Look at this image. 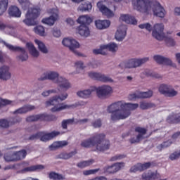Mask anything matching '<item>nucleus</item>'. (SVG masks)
Returning <instances> with one entry per match:
<instances>
[{"label": "nucleus", "instance_id": "nucleus-21", "mask_svg": "<svg viewBox=\"0 0 180 180\" xmlns=\"http://www.w3.org/2000/svg\"><path fill=\"white\" fill-rule=\"evenodd\" d=\"M11 78H12L11 68L8 65L0 67V79H1V81H8Z\"/></svg>", "mask_w": 180, "mask_h": 180}, {"label": "nucleus", "instance_id": "nucleus-57", "mask_svg": "<svg viewBox=\"0 0 180 180\" xmlns=\"http://www.w3.org/2000/svg\"><path fill=\"white\" fill-rule=\"evenodd\" d=\"M151 167V163L150 162H146V163H139V167H140V171H145V169H148Z\"/></svg>", "mask_w": 180, "mask_h": 180}, {"label": "nucleus", "instance_id": "nucleus-8", "mask_svg": "<svg viewBox=\"0 0 180 180\" xmlns=\"http://www.w3.org/2000/svg\"><path fill=\"white\" fill-rule=\"evenodd\" d=\"M95 91L98 98H100V99H106V98L112 96V94H113V87L108 84H103L96 87Z\"/></svg>", "mask_w": 180, "mask_h": 180}, {"label": "nucleus", "instance_id": "nucleus-33", "mask_svg": "<svg viewBox=\"0 0 180 180\" xmlns=\"http://www.w3.org/2000/svg\"><path fill=\"white\" fill-rule=\"evenodd\" d=\"M0 30H4L7 34L15 36V27L12 25H5L0 22Z\"/></svg>", "mask_w": 180, "mask_h": 180}, {"label": "nucleus", "instance_id": "nucleus-20", "mask_svg": "<svg viewBox=\"0 0 180 180\" xmlns=\"http://www.w3.org/2000/svg\"><path fill=\"white\" fill-rule=\"evenodd\" d=\"M135 133L136 134V137L131 138L130 142L133 144L134 143H139L146 137V133L147 131L146 129L142 127H136L135 129Z\"/></svg>", "mask_w": 180, "mask_h": 180}, {"label": "nucleus", "instance_id": "nucleus-1", "mask_svg": "<svg viewBox=\"0 0 180 180\" xmlns=\"http://www.w3.org/2000/svg\"><path fill=\"white\" fill-rule=\"evenodd\" d=\"M139 108L137 103H126V101H117L112 103L107 108V112L111 113L110 119L112 122L124 120L131 115V110Z\"/></svg>", "mask_w": 180, "mask_h": 180}, {"label": "nucleus", "instance_id": "nucleus-61", "mask_svg": "<svg viewBox=\"0 0 180 180\" xmlns=\"http://www.w3.org/2000/svg\"><path fill=\"white\" fill-rule=\"evenodd\" d=\"M137 171H140V163H138L137 165H134L130 169L131 172H137Z\"/></svg>", "mask_w": 180, "mask_h": 180}, {"label": "nucleus", "instance_id": "nucleus-40", "mask_svg": "<svg viewBox=\"0 0 180 180\" xmlns=\"http://www.w3.org/2000/svg\"><path fill=\"white\" fill-rule=\"evenodd\" d=\"M94 162H95V160L93 159H90L88 160H83V161L79 162L77 164V167H78V168H80L81 169H84V168H86L87 167H91V165H92Z\"/></svg>", "mask_w": 180, "mask_h": 180}, {"label": "nucleus", "instance_id": "nucleus-29", "mask_svg": "<svg viewBox=\"0 0 180 180\" xmlns=\"http://www.w3.org/2000/svg\"><path fill=\"white\" fill-rule=\"evenodd\" d=\"M60 77V76L58 75V72L54 71H49L44 73V79H50L51 81H53L54 84H57Z\"/></svg>", "mask_w": 180, "mask_h": 180}, {"label": "nucleus", "instance_id": "nucleus-37", "mask_svg": "<svg viewBox=\"0 0 180 180\" xmlns=\"http://www.w3.org/2000/svg\"><path fill=\"white\" fill-rule=\"evenodd\" d=\"M8 14L10 16H13V18H20L22 12H20V10L17 6H11L8 9Z\"/></svg>", "mask_w": 180, "mask_h": 180}, {"label": "nucleus", "instance_id": "nucleus-14", "mask_svg": "<svg viewBox=\"0 0 180 180\" xmlns=\"http://www.w3.org/2000/svg\"><path fill=\"white\" fill-rule=\"evenodd\" d=\"M51 13V16L49 18H43L41 22L44 25H48L49 26H53L56 23V20H58V9L52 8L49 11Z\"/></svg>", "mask_w": 180, "mask_h": 180}, {"label": "nucleus", "instance_id": "nucleus-46", "mask_svg": "<svg viewBox=\"0 0 180 180\" xmlns=\"http://www.w3.org/2000/svg\"><path fill=\"white\" fill-rule=\"evenodd\" d=\"M171 144H172V141H165L157 146V150L158 151H162V150H165V148H168V147H169Z\"/></svg>", "mask_w": 180, "mask_h": 180}, {"label": "nucleus", "instance_id": "nucleus-38", "mask_svg": "<svg viewBox=\"0 0 180 180\" xmlns=\"http://www.w3.org/2000/svg\"><path fill=\"white\" fill-rule=\"evenodd\" d=\"M37 169H44V166L41 165H38L35 166H31L29 167H25L21 169V174H26V172H33V171H37Z\"/></svg>", "mask_w": 180, "mask_h": 180}, {"label": "nucleus", "instance_id": "nucleus-22", "mask_svg": "<svg viewBox=\"0 0 180 180\" xmlns=\"http://www.w3.org/2000/svg\"><path fill=\"white\" fill-rule=\"evenodd\" d=\"M76 33L81 36V37H84L86 39V37H89L91 35V30H89V27L86 25H80L76 27Z\"/></svg>", "mask_w": 180, "mask_h": 180}, {"label": "nucleus", "instance_id": "nucleus-13", "mask_svg": "<svg viewBox=\"0 0 180 180\" xmlns=\"http://www.w3.org/2000/svg\"><path fill=\"white\" fill-rule=\"evenodd\" d=\"M158 89L159 92L162 94V95H165V96L172 98L178 95V91L174 90L172 86L169 84H162L159 86Z\"/></svg>", "mask_w": 180, "mask_h": 180}, {"label": "nucleus", "instance_id": "nucleus-36", "mask_svg": "<svg viewBox=\"0 0 180 180\" xmlns=\"http://www.w3.org/2000/svg\"><path fill=\"white\" fill-rule=\"evenodd\" d=\"M34 109L35 107L34 105H25L14 111V115H23V113H27V112H30V110H33Z\"/></svg>", "mask_w": 180, "mask_h": 180}, {"label": "nucleus", "instance_id": "nucleus-43", "mask_svg": "<svg viewBox=\"0 0 180 180\" xmlns=\"http://www.w3.org/2000/svg\"><path fill=\"white\" fill-rule=\"evenodd\" d=\"M8 0L0 1V16H2V15L6 12V9H8Z\"/></svg>", "mask_w": 180, "mask_h": 180}, {"label": "nucleus", "instance_id": "nucleus-51", "mask_svg": "<svg viewBox=\"0 0 180 180\" xmlns=\"http://www.w3.org/2000/svg\"><path fill=\"white\" fill-rule=\"evenodd\" d=\"M11 126V122L8 120H0V129H8Z\"/></svg>", "mask_w": 180, "mask_h": 180}, {"label": "nucleus", "instance_id": "nucleus-15", "mask_svg": "<svg viewBox=\"0 0 180 180\" xmlns=\"http://www.w3.org/2000/svg\"><path fill=\"white\" fill-rule=\"evenodd\" d=\"M147 61H148V58H131L125 63V68H137V67L146 64Z\"/></svg>", "mask_w": 180, "mask_h": 180}, {"label": "nucleus", "instance_id": "nucleus-2", "mask_svg": "<svg viewBox=\"0 0 180 180\" xmlns=\"http://www.w3.org/2000/svg\"><path fill=\"white\" fill-rule=\"evenodd\" d=\"M131 4L135 11L143 15H151V13H153L154 16H158V18L165 17V9L157 1L132 0Z\"/></svg>", "mask_w": 180, "mask_h": 180}, {"label": "nucleus", "instance_id": "nucleus-58", "mask_svg": "<svg viewBox=\"0 0 180 180\" xmlns=\"http://www.w3.org/2000/svg\"><path fill=\"white\" fill-rule=\"evenodd\" d=\"M73 120H66L62 122V127L63 129H67V126L71 124V123H73Z\"/></svg>", "mask_w": 180, "mask_h": 180}, {"label": "nucleus", "instance_id": "nucleus-52", "mask_svg": "<svg viewBox=\"0 0 180 180\" xmlns=\"http://www.w3.org/2000/svg\"><path fill=\"white\" fill-rule=\"evenodd\" d=\"M51 33L52 36L56 37V39H58L61 37V30L60 29L54 27L51 30Z\"/></svg>", "mask_w": 180, "mask_h": 180}, {"label": "nucleus", "instance_id": "nucleus-59", "mask_svg": "<svg viewBox=\"0 0 180 180\" xmlns=\"http://www.w3.org/2000/svg\"><path fill=\"white\" fill-rule=\"evenodd\" d=\"M87 65L89 68L95 69V68H98V67H99V63H98V62H96V61H91V62H89L87 64Z\"/></svg>", "mask_w": 180, "mask_h": 180}, {"label": "nucleus", "instance_id": "nucleus-4", "mask_svg": "<svg viewBox=\"0 0 180 180\" xmlns=\"http://www.w3.org/2000/svg\"><path fill=\"white\" fill-rule=\"evenodd\" d=\"M139 29H145L148 32H152V37L156 40L161 41L164 40V24L156 23L153 26L151 24L146 22L139 25Z\"/></svg>", "mask_w": 180, "mask_h": 180}, {"label": "nucleus", "instance_id": "nucleus-25", "mask_svg": "<svg viewBox=\"0 0 180 180\" xmlns=\"http://www.w3.org/2000/svg\"><path fill=\"white\" fill-rule=\"evenodd\" d=\"M122 168H124V163L117 162L112 165L107 166L104 167V172H108L109 174H115V172H117V171H120Z\"/></svg>", "mask_w": 180, "mask_h": 180}, {"label": "nucleus", "instance_id": "nucleus-42", "mask_svg": "<svg viewBox=\"0 0 180 180\" xmlns=\"http://www.w3.org/2000/svg\"><path fill=\"white\" fill-rule=\"evenodd\" d=\"M46 115L44 114L31 115L27 118V122H37V120H46Z\"/></svg>", "mask_w": 180, "mask_h": 180}, {"label": "nucleus", "instance_id": "nucleus-39", "mask_svg": "<svg viewBox=\"0 0 180 180\" xmlns=\"http://www.w3.org/2000/svg\"><path fill=\"white\" fill-rule=\"evenodd\" d=\"M34 33L41 36V37H47V34L46 32V28H44L42 25H37L34 27L33 29Z\"/></svg>", "mask_w": 180, "mask_h": 180}, {"label": "nucleus", "instance_id": "nucleus-34", "mask_svg": "<svg viewBox=\"0 0 180 180\" xmlns=\"http://www.w3.org/2000/svg\"><path fill=\"white\" fill-rule=\"evenodd\" d=\"M26 47L28 49L32 57H39V56H40V52L36 49L33 43L27 42L26 44Z\"/></svg>", "mask_w": 180, "mask_h": 180}, {"label": "nucleus", "instance_id": "nucleus-9", "mask_svg": "<svg viewBox=\"0 0 180 180\" xmlns=\"http://www.w3.org/2000/svg\"><path fill=\"white\" fill-rule=\"evenodd\" d=\"M0 43H2L8 49V50H11V51H20V54L17 56V60L18 61H26L27 58H29V56H27V53H26V51L24 48H20L19 46H14L13 45H11L6 42H5L2 39L0 38Z\"/></svg>", "mask_w": 180, "mask_h": 180}, {"label": "nucleus", "instance_id": "nucleus-35", "mask_svg": "<svg viewBox=\"0 0 180 180\" xmlns=\"http://www.w3.org/2000/svg\"><path fill=\"white\" fill-rule=\"evenodd\" d=\"M65 146H68V142L66 141H56L49 146V148L53 151L57 150V148H60V147H65Z\"/></svg>", "mask_w": 180, "mask_h": 180}, {"label": "nucleus", "instance_id": "nucleus-7", "mask_svg": "<svg viewBox=\"0 0 180 180\" xmlns=\"http://www.w3.org/2000/svg\"><path fill=\"white\" fill-rule=\"evenodd\" d=\"M119 50V46L115 42L109 43L108 44H102L99 49L93 50L94 54H103L105 55L108 51L111 53H116Z\"/></svg>", "mask_w": 180, "mask_h": 180}, {"label": "nucleus", "instance_id": "nucleus-12", "mask_svg": "<svg viewBox=\"0 0 180 180\" xmlns=\"http://www.w3.org/2000/svg\"><path fill=\"white\" fill-rule=\"evenodd\" d=\"M96 6L99 12H101L102 15L106 16V18H110L115 16V11L106 6V1H98L96 4Z\"/></svg>", "mask_w": 180, "mask_h": 180}, {"label": "nucleus", "instance_id": "nucleus-16", "mask_svg": "<svg viewBox=\"0 0 180 180\" xmlns=\"http://www.w3.org/2000/svg\"><path fill=\"white\" fill-rule=\"evenodd\" d=\"M127 36V26L126 25H120L117 27L115 37L117 41H123Z\"/></svg>", "mask_w": 180, "mask_h": 180}, {"label": "nucleus", "instance_id": "nucleus-54", "mask_svg": "<svg viewBox=\"0 0 180 180\" xmlns=\"http://www.w3.org/2000/svg\"><path fill=\"white\" fill-rule=\"evenodd\" d=\"M86 66H85V64L82 60H77L75 63V68L76 70H84Z\"/></svg>", "mask_w": 180, "mask_h": 180}, {"label": "nucleus", "instance_id": "nucleus-62", "mask_svg": "<svg viewBox=\"0 0 180 180\" xmlns=\"http://www.w3.org/2000/svg\"><path fill=\"white\" fill-rule=\"evenodd\" d=\"M91 126L95 128L101 127V126H102V122L101 120H97L91 124Z\"/></svg>", "mask_w": 180, "mask_h": 180}, {"label": "nucleus", "instance_id": "nucleus-24", "mask_svg": "<svg viewBox=\"0 0 180 180\" xmlns=\"http://www.w3.org/2000/svg\"><path fill=\"white\" fill-rule=\"evenodd\" d=\"M96 89V86H93L87 89L79 90L76 93V94L77 96H79V98H82L83 99H88V98H91V95H92V92H95Z\"/></svg>", "mask_w": 180, "mask_h": 180}, {"label": "nucleus", "instance_id": "nucleus-45", "mask_svg": "<svg viewBox=\"0 0 180 180\" xmlns=\"http://www.w3.org/2000/svg\"><path fill=\"white\" fill-rule=\"evenodd\" d=\"M49 179H53V180H63L65 179L64 176L62 174H60L58 173L52 172L49 174Z\"/></svg>", "mask_w": 180, "mask_h": 180}, {"label": "nucleus", "instance_id": "nucleus-5", "mask_svg": "<svg viewBox=\"0 0 180 180\" xmlns=\"http://www.w3.org/2000/svg\"><path fill=\"white\" fill-rule=\"evenodd\" d=\"M39 15H40V8H28L25 14V18L23 20V23L27 26H36L37 25L36 19L39 18Z\"/></svg>", "mask_w": 180, "mask_h": 180}, {"label": "nucleus", "instance_id": "nucleus-60", "mask_svg": "<svg viewBox=\"0 0 180 180\" xmlns=\"http://www.w3.org/2000/svg\"><path fill=\"white\" fill-rule=\"evenodd\" d=\"M124 155H115L111 158V161H117L119 160H122L124 158Z\"/></svg>", "mask_w": 180, "mask_h": 180}, {"label": "nucleus", "instance_id": "nucleus-63", "mask_svg": "<svg viewBox=\"0 0 180 180\" xmlns=\"http://www.w3.org/2000/svg\"><path fill=\"white\" fill-rule=\"evenodd\" d=\"M65 22L70 26H74V25L75 24V21H74V20L71 18H67Z\"/></svg>", "mask_w": 180, "mask_h": 180}, {"label": "nucleus", "instance_id": "nucleus-48", "mask_svg": "<svg viewBox=\"0 0 180 180\" xmlns=\"http://www.w3.org/2000/svg\"><path fill=\"white\" fill-rule=\"evenodd\" d=\"M165 42L169 47H174V46H176V41L172 37H166Z\"/></svg>", "mask_w": 180, "mask_h": 180}, {"label": "nucleus", "instance_id": "nucleus-28", "mask_svg": "<svg viewBox=\"0 0 180 180\" xmlns=\"http://www.w3.org/2000/svg\"><path fill=\"white\" fill-rule=\"evenodd\" d=\"M119 19L120 22H124L128 25H137V20H136V18L129 14L122 13L120 14Z\"/></svg>", "mask_w": 180, "mask_h": 180}, {"label": "nucleus", "instance_id": "nucleus-18", "mask_svg": "<svg viewBox=\"0 0 180 180\" xmlns=\"http://www.w3.org/2000/svg\"><path fill=\"white\" fill-rule=\"evenodd\" d=\"M142 180H167V179H161V175L157 171H148L144 172L141 175Z\"/></svg>", "mask_w": 180, "mask_h": 180}, {"label": "nucleus", "instance_id": "nucleus-49", "mask_svg": "<svg viewBox=\"0 0 180 180\" xmlns=\"http://www.w3.org/2000/svg\"><path fill=\"white\" fill-rule=\"evenodd\" d=\"M4 158L6 162H14L15 161H17L16 157L15 156V153L6 154Z\"/></svg>", "mask_w": 180, "mask_h": 180}, {"label": "nucleus", "instance_id": "nucleus-53", "mask_svg": "<svg viewBox=\"0 0 180 180\" xmlns=\"http://www.w3.org/2000/svg\"><path fill=\"white\" fill-rule=\"evenodd\" d=\"M155 105L152 103H147L142 101L140 103V108L141 109H150V108H154Z\"/></svg>", "mask_w": 180, "mask_h": 180}, {"label": "nucleus", "instance_id": "nucleus-26", "mask_svg": "<svg viewBox=\"0 0 180 180\" xmlns=\"http://www.w3.org/2000/svg\"><path fill=\"white\" fill-rule=\"evenodd\" d=\"M56 84L61 89H65V91L70 89L72 88L71 83L70 82V80H68L67 78L60 76L58 78V81H56Z\"/></svg>", "mask_w": 180, "mask_h": 180}, {"label": "nucleus", "instance_id": "nucleus-6", "mask_svg": "<svg viewBox=\"0 0 180 180\" xmlns=\"http://www.w3.org/2000/svg\"><path fill=\"white\" fill-rule=\"evenodd\" d=\"M62 44L64 47H68L75 54L82 56L79 52L77 51V49L81 47V44H79L77 39L72 37H65L62 40Z\"/></svg>", "mask_w": 180, "mask_h": 180}, {"label": "nucleus", "instance_id": "nucleus-44", "mask_svg": "<svg viewBox=\"0 0 180 180\" xmlns=\"http://www.w3.org/2000/svg\"><path fill=\"white\" fill-rule=\"evenodd\" d=\"M14 155L15 157V160L17 161H19L20 160H23V158H25L27 155V153L25 150H22L20 151H17V152H14Z\"/></svg>", "mask_w": 180, "mask_h": 180}, {"label": "nucleus", "instance_id": "nucleus-11", "mask_svg": "<svg viewBox=\"0 0 180 180\" xmlns=\"http://www.w3.org/2000/svg\"><path fill=\"white\" fill-rule=\"evenodd\" d=\"M60 134V132L58 131H53L51 133L47 132H38L37 134L33 135L30 137L31 140H34V139H39L41 141H49V140H51L52 139H54V137H57Z\"/></svg>", "mask_w": 180, "mask_h": 180}, {"label": "nucleus", "instance_id": "nucleus-31", "mask_svg": "<svg viewBox=\"0 0 180 180\" xmlns=\"http://www.w3.org/2000/svg\"><path fill=\"white\" fill-rule=\"evenodd\" d=\"M151 96H153V91L149 90L146 92H139L134 94H131L129 96V99H135V98H151Z\"/></svg>", "mask_w": 180, "mask_h": 180}, {"label": "nucleus", "instance_id": "nucleus-19", "mask_svg": "<svg viewBox=\"0 0 180 180\" xmlns=\"http://www.w3.org/2000/svg\"><path fill=\"white\" fill-rule=\"evenodd\" d=\"M68 98V93H63L59 96H55L52 97L49 101H46V106H51L54 105H57L59 102H63V101H65Z\"/></svg>", "mask_w": 180, "mask_h": 180}, {"label": "nucleus", "instance_id": "nucleus-3", "mask_svg": "<svg viewBox=\"0 0 180 180\" xmlns=\"http://www.w3.org/2000/svg\"><path fill=\"white\" fill-rule=\"evenodd\" d=\"M103 139H105V134H100L94 137L82 141L81 146L85 148H92L93 151H106V150H109L110 143L109 141H101Z\"/></svg>", "mask_w": 180, "mask_h": 180}, {"label": "nucleus", "instance_id": "nucleus-30", "mask_svg": "<svg viewBox=\"0 0 180 180\" xmlns=\"http://www.w3.org/2000/svg\"><path fill=\"white\" fill-rule=\"evenodd\" d=\"M34 43H35L36 46H37V49L39 50V51H41V53H43V54H48L49 48H47L46 44L43 41L39 39H35L34 40Z\"/></svg>", "mask_w": 180, "mask_h": 180}, {"label": "nucleus", "instance_id": "nucleus-10", "mask_svg": "<svg viewBox=\"0 0 180 180\" xmlns=\"http://www.w3.org/2000/svg\"><path fill=\"white\" fill-rule=\"evenodd\" d=\"M86 105L85 101H77L75 104L68 105L65 103H60L55 105L51 108V112H61V110H65V109H74L75 108H78V106H84Z\"/></svg>", "mask_w": 180, "mask_h": 180}, {"label": "nucleus", "instance_id": "nucleus-50", "mask_svg": "<svg viewBox=\"0 0 180 180\" xmlns=\"http://www.w3.org/2000/svg\"><path fill=\"white\" fill-rule=\"evenodd\" d=\"M6 105H16V102L0 98V106H6Z\"/></svg>", "mask_w": 180, "mask_h": 180}, {"label": "nucleus", "instance_id": "nucleus-27", "mask_svg": "<svg viewBox=\"0 0 180 180\" xmlns=\"http://www.w3.org/2000/svg\"><path fill=\"white\" fill-rule=\"evenodd\" d=\"M153 59L158 64H164L165 65H171L172 67H175V64L172 63V60H171V59L165 58L162 56L155 55L153 57Z\"/></svg>", "mask_w": 180, "mask_h": 180}, {"label": "nucleus", "instance_id": "nucleus-17", "mask_svg": "<svg viewBox=\"0 0 180 180\" xmlns=\"http://www.w3.org/2000/svg\"><path fill=\"white\" fill-rule=\"evenodd\" d=\"M88 75L89 78L96 79L97 81H101V82H113V79L109 76H106L99 72H89Z\"/></svg>", "mask_w": 180, "mask_h": 180}, {"label": "nucleus", "instance_id": "nucleus-64", "mask_svg": "<svg viewBox=\"0 0 180 180\" xmlns=\"http://www.w3.org/2000/svg\"><path fill=\"white\" fill-rule=\"evenodd\" d=\"M18 1L19 4H20V5H27V6H30V5H32L29 1V0H18Z\"/></svg>", "mask_w": 180, "mask_h": 180}, {"label": "nucleus", "instance_id": "nucleus-56", "mask_svg": "<svg viewBox=\"0 0 180 180\" xmlns=\"http://www.w3.org/2000/svg\"><path fill=\"white\" fill-rule=\"evenodd\" d=\"M179 157H180V150L172 153L169 155V158L172 161H174V160H178V158H179Z\"/></svg>", "mask_w": 180, "mask_h": 180}, {"label": "nucleus", "instance_id": "nucleus-41", "mask_svg": "<svg viewBox=\"0 0 180 180\" xmlns=\"http://www.w3.org/2000/svg\"><path fill=\"white\" fill-rule=\"evenodd\" d=\"M92 9V4L91 2H86L84 4H82L77 8V11H80V12H89Z\"/></svg>", "mask_w": 180, "mask_h": 180}, {"label": "nucleus", "instance_id": "nucleus-47", "mask_svg": "<svg viewBox=\"0 0 180 180\" xmlns=\"http://www.w3.org/2000/svg\"><path fill=\"white\" fill-rule=\"evenodd\" d=\"M75 154H77L76 150L72 151L69 153H63L60 155V158H62L63 160H70V158H72Z\"/></svg>", "mask_w": 180, "mask_h": 180}, {"label": "nucleus", "instance_id": "nucleus-55", "mask_svg": "<svg viewBox=\"0 0 180 180\" xmlns=\"http://www.w3.org/2000/svg\"><path fill=\"white\" fill-rule=\"evenodd\" d=\"M98 171H99V169L84 170L83 175H84L85 176H88V175H94V174H96V172H98Z\"/></svg>", "mask_w": 180, "mask_h": 180}, {"label": "nucleus", "instance_id": "nucleus-23", "mask_svg": "<svg viewBox=\"0 0 180 180\" xmlns=\"http://www.w3.org/2000/svg\"><path fill=\"white\" fill-rule=\"evenodd\" d=\"M94 26L97 30H105L110 27V20L98 19L94 20Z\"/></svg>", "mask_w": 180, "mask_h": 180}, {"label": "nucleus", "instance_id": "nucleus-32", "mask_svg": "<svg viewBox=\"0 0 180 180\" xmlns=\"http://www.w3.org/2000/svg\"><path fill=\"white\" fill-rule=\"evenodd\" d=\"M79 25H91L92 23V18L88 15H80L77 20Z\"/></svg>", "mask_w": 180, "mask_h": 180}]
</instances>
